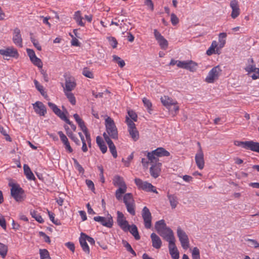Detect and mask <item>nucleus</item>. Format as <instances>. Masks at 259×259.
<instances>
[{"label": "nucleus", "mask_w": 259, "mask_h": 259, "mask_svg": "<svg viewBox=\"0 0 259 259\" xmlns=\"http://www.w3.org/2000/svg\"><path fill=\"white\" fill-rule=\"evenodd\" d=\"M170 153L162 147H159L150 152L147 153V158L151 163L159 161L158 157L168 156Z\"/></svg>", "instance_id": "obj_1"}, {"label": "nucleus", "mask_w": 259, "mask_h": 259, "mask_svg": "<svg viewBox=\"0 0 259 259\" xmlns=\"http://www.w3.org/2000/svg\"><path fill=\"white\" fill-rule=\"evenodd\" d=\"M105 125L106 131L105 133L108 137L114 140L117 139L118 131L114 120L110 117H108L105 119Z\"/></svg>", "instance_id": "obj_2"}, {"label": "nucleus", "mask_w": 259, "mask_h": 259, "mask_svg": "<svg viewBox=\"0 0 259 259\" xmlns=\"http://www.w3.org/2000/svg\"><path fill=\"white\" fill-rule=\"evenodd\" d=\"M235 145L237 146L241 147L246 150H249L251 151L259 153V142L253 141H239L235 142Z\"/></svg>", "instance_id": "obj_3"}, {"label": "nucleus", "mask_w": 259, "mask_h": 259, "mask_svg": "<svg viewBox=\"0 0 259 259\" xmlns=\"http://www.w3.org/2000/svg\"><path fill=\"white\" fill-rule=\"evenodd\" d=\"M135 183L139 189H141L146 192H151L155 193H158L156 188L151 183L146 181H143L139 178L135 179Z\"/></svg>", "instance_id": "obj_4"}, {"label": "nucleus", "mask_w": 259, "mask_h": 259, "mask_svg": "<svg viewBox=\"0 0 259 259\" xmlns=\"http://www.w3.org/2000/svg\"><path fill=\"white\" fill-rule=\"evenodd\" d=\"M161 102L163 106H164L169 110H170L171 106H174L173 109L171 111H174L177 113L179 110V106L178 105V102L176 100L172 99L167 96H164L160 98Z\"/></svg>", "instance_id": "obj_5"}, {"label": "nucleus", "mask_w": 259, "mask_h": 259, "mask_svg": "<svg viewBox=\"0 0 259 259\" xmlns=\"http://www.w3.org/2000/svg\"><path fill=\"white\" fill-rule=\"evenodd\" d=\"M65 83L62 84L63 92H71L76 86V83L74 77L70 75H65Z\"/></svg>", "instance_id": "obj_6"}, {"label": "nucleus", "mask_w": 259, "mask_h": 259, "mask_svg": "<svg viewBox=\"0 0 259 259\" xmlns=\"http://www.w3.org/2000/svg\"><path fill=\"white\" fill-rule=\"evenodd\" d=\"M177 233L182 247L184 249H188L189 247V240L186 232L180 227H178Z\"/></svg>", "instance_id": "obj_7"}, {"label": "nucleus", "mask_w": 259, "mask_h": 259, "mask_svg": "<svg viewBox=\"0 0 259 259\" xmlns=\"http://www.w3.org/2000/svg\"><path fill=\"white\" fill-rule=\"evenodd\" d=\"M141 214L145 227L146 229H150L152 226V215L149 209L147 207L144 206L142 209Z\"/></svg>", "instance_id": "obj_8"}, {"label": "nucleus", "mask_w": 259, "mask_h": 259, "mask_svg": "<svg viewBox=\"0 0 259 259\" xmlns=\"http://www.w3.org/2000/svg\"><path fill=\"white\" fill-rule=\"evenodd\" d=\"M222 71L219 66L213 67L208 72V74L205 78V81L208 83H213L214 80L217 79Z\"/></svg>", "instance_id": "obj_9"}, {"label": "nucleus", "mask_w": 259, "mask_h": 259, "mask_svg": "<svg viewBox=\"0 0 259 259\" xmlns=\"http://www.w3.org/2000/svg\"><path fill=\"white\" fill-rule=\"evenodd\" d=\"M197 64L192 60L181 61L178 64V67L180 68L194 72L196 70Z\"/></svg>", "instance_id": "obj_10"}, {"label": "nucleus", "mask_w": 259, "mask_h": 259, "mask_svg": "<svg viewBox=\"0 0 259 259\" xmlns=\"http://www.w3.org/2000/svg\"><path fill=\"white\" fill-rule=\"evenodd\" d=\"M117 223L118 225L123 231L127 232L128 230H129L128 227H130V225L124 218V214L122 212L118 211L117 212Z\"/></svg>", "instance_id": "obj_11"}, {"label": "nucleus", "mask_w": 259, "mask_h": 259, "mask_svg": "<svg viewBox=\"0 0 259 259\" xmlns=\"http://www.w3.org/2000/svg\"><path fill=\"white\" fill-rule=\"evenodd\" d=\"M153 33L155 39L157 40L160 48L164 50H166L168 45L167 40L161 34V33L157 29H154Z\"/></svg>", "instance_id": "obj_12"}, {"label": "nucleus", "mask_w": 259, "mask_h": 259, "mask_svg": "<svg viewBox=\"0 0 259 259\" xmlns=\"http://www.w3.org/2000/svg\"><path fill=\"white\" fill-rule=\"evenodd\" d=\"M94 221L101 223L103 226L109 228H112L113 224L112 217L111 215L107 218L101 216H97L94 218Z\"/></svg>", "instance_id": "obj_13"}, {"label": "nucleus", "mask_w": 259, "mask_h": 259, "mask_svg": "<svg viewBox=\"0 0 259 259\" xmlns=\"http://www.w3.org/2000/svg\"><path fill=\"white\" fill-rule=\"evenodd\" d=\"M198 145L199 146V149L195 155V159L197 166L199 169H202L204 165V156L199 142H198Z\"/></svg>", "instance_id": "obj_14"}, {"label": "nucleus", "mask_w": 259, "mask_h": 259, "mask_svg": "<svg viewBox=\"0 0 259 259\" xmlns=\"http://www.w3.org/2000/svg\"><path fill=\"white\" fill-rule=\"evenodd\" d=\"M157 233L166 241H168L174 237L172 230L168 227L163 228L162 230L161 229L158 231Z\"/></svg>", "instance_id": "obj_15"}, {"label": "nucleus", "mask_w": 259, "mask_h": 259, "mask_svg": "<svg viewBox=\"0 0 259 259\" xmlns=\"http://www.w3.org/2000/svg\"><path fill=\"white\" fill-rule=\"evenodd\" d=\"M161 163L159 162L152 163V165L150 168V173L153 178L156 179L159 177L161 172Z\"/></svg>", "instance_id": "obj_16"}, {"label": "nucleus", "mask_w": 259, "mask_h": 259, "mask_svg": "<svg viewBox=\"0 0 259 259\" xmlns=\"http://www.w3.org/2000/svg\"><path fill=\"white\" fill-rule=\"evenodd\" d=\"M0 54L5 57H17V50L13 47H9L0 50Z\"/></svg>", "instance_id": "obj_17"}, {"label": "nucleus", "mask_w": 259, "mask_h": 259, "mask_svg": "<svg viewBox=\"0 0 259 259\" xmlns=\"http://www.w3.org/2000/svg\"><path fill=\"white\" fill-rule=\"evenodd\" d=\"M33 109L39 116H45L47 113V108L41 102L37 101L33 104Z\"/></svg>", "instance_id": "obj_18"}, {"label": "nucleus", "mask_w": 259, "mask_h": 259, "mask_svg": "<svg viewBox=\"0 0 259 259\" xmlns=\"http://www.w3.org/2000/svg\"><path fill=\"white\" fill-rule=\"evenodd\" d=\"M103 136L106 142L107 143L108 145L109 150L111 153L113 157L115 158H116L117 157V153L116 147L114 144H113V142L109 137H108L105 133H104Z\"/></svg>", "instance_id": "obj_19"}, {"label": "nucleus", "mask_w": 259, "mask_h": 259, "mask_svg": "<svg viewBox=\"0 0 259 259\" xmlns=\"http://www.w3.org/2000/svg\"><path fill=\"white\" fill-rule=\"evenodd\" d=\"M13 41L17 46L22 47V39L20 33V30L18 28L14 30L13 35Z\"/></svg>", "instance_id": "obj_20"}, {"label": "nucleus", "mask_w": 259, "mask_h": 259, "mask_svg": "<svg viewBox=\"0 0 259 259\" xmlns=\"http://www.w3.org/2000/svg\"><path fill=\"white\" fill-rule=\"evenodd\" d=\"M113 184L115 186L118 187V189H127V186L122 177L116 175L113 179Z\"/></svg>", "instance_id": "obj_21"}, {"label": "nucleus", "mask_w": 259, "mask_h": 259, "mask_svg": "<svg viewBox=\"0 0 259 259\" xmlns=\"http://www.w3.org/2000/svg\"><path fill=\"white\" fill-rule=\"evenodd\" d=\"M230 7L232 9L231 17L233 19L237 18L240 14V9L238 3L236 0H233L230 2Z\"/></svg>", "instance_id": "obj_22"}, {"label": "nucleus", "mask_w": 259, "mask_h": 259, "mask_svg": "<svg viewBox=\"0 0 259 259\" xmlns=\"http://www.w3.org/2000/svg\"><path fill=\"white\" fill-rule=\"evenodd\" d=\"M9 186L11 187V196L14 197L15 196H22L23 190L18 184L14 183H9Z\"/></svg>", "instance_id": "obj_23"}, {"label": "nucleus", "mask_w": 259, "mask_h": 259, "mask_svg": "<svg viewBox=\"0 0 259 259\" xmlns=\"http://www.w3.org/2000/svg\"><path fill=\"white\" fill-rule=\"evenodd\" d=\"M150 237L151 239L152 246L156 249H159L162 245V241L160 237L155 233H152Z\"/></svg>", "instance_id": "obj_24"}, {"label": "nucleus", "mask_w": 259, "mask_h": 259, "mask_svg": "<svg viewBox=\"0 0 259 259\" xmlns=\"http://www.w3.org/2000/svg\"><path fill=\"white\" fill-rule=\"evenodd\" d=\"M83 235L84 233H81L79 238V243L83 251L89 254L90 253V248Z\"/></svg>", "instance_id": "obj_25"}, {"label": "nucleus", "mask_w": 259, "mask_h": 259, "mask_svg": "<svg viewBox=\"0 0 259 259\" xmlns=\"http://www.w3.org/2000/svg\"><path fill=\"white\" fill-rule=\"evenodd\" d=\"M73 19L75 20V22L78 25L80 26H84V23L82 21L83 18L82 17L81 13L80 11H76L74 13L73 15Z\"/></svg>", "instance_id": "obj_26"}, {"label": "nucleus", "mask_w": 259, "mask_h": 259, "mask_svg": "<svg viewBox=\"0 0 259 259\" xmlns=\"http://www.w3.org/2000/svg\"><path fill=\"white\" fill-rule=\"evenodd\" d=\"M128 228L129 230H128V231H130L134 237L135 239L137 240H139L140 239V236L139 234L137 227L135 225H132L131 226L130 225Z\"/></svg>", "instance_id": "obj_27"}, {"label": "nucleus", "mask_w": 259, "mask_h": 259, "mask_svg": "<svg viewBox=\"0 0 259 259\" xmlns=\"http://www.w3.org/2000/svg\"><path fill=\"white\" fill-rule=\"evenodd\" d=\"M96 142L102 152L104 154L105 153L107 152V148L102 138L98 136L96 138Z\"/></svg>", "instance_id": "obj_28"}, {"label": "nucleus", "mask_w": 259, "mask_h": 259, "mask_svg": "<svg viewBox=\"0 0 259 259\" xmlns=\"http://www.w3.org/2000/svg\"><path fill=\"white\" fill-rule=\"evenodd\" d=\"M128 132L131 138L134 141H137L139 139V134L136 127L128 129Z\"/></svg>", "instance_id": "obj_29"}, {"label": "nucleus", "mask_w": 259, "mask_h": 259, "mask_svg": "<svg viewBox=\"0 0 259 259\" xmlns=\"http://www.w3.org/2000/svg\"><path fill=\"white\" fill-rule=\"evenodd\" d=\"M35 87L40 94L44 97H47V94L45 91V88L37 80H33Z\"/></svg>", "instance_id": "obj_30"}, {"label": "nucleus", "mask_w": 259, "mask_h": 259, "mask_svg": "<svg viewBox=\"0 0 259 259\" xmlns=\"http://www.w3.org/2000/svg\"><path fill=\"white\" fill-rule=\"evenodd\" d=\"M167 197L172 209L175 208L178 204L177 197L174 195L169 194L167 195Z\"/></svg>", "instance_id": "obj_31"}, {"label": "nucleus", "mask_w": 259, "mask_h": 259, "mask_svg": "<svg viewBox=\"0 0 259 259\" xmlns=\"http://www.w3.org/2000/svg\"><path fill=\"white\" fill-rule=\"evenodd\" d=\"M218 46V43L217 41H212L210 47L206 51V54L208 56H210L215 53V50Z\"/></svg>", "instance_id": "obj_32"}, {"label": "nucleus", "mask_w": 259, "mask_h": 259, "mask_svg": "<svg viewBox=\"0 0 259 259\" xmlns=\"http://www.w3.org/2000/svg\"><path fill=\"white\" fill-rule=\"evenodd\" d=\"M227 37V34L225 32L220 33L219 35V44H218V46H219V48L220 49L223 48L225 46V44L226 43V38Z\"/></svg>", "instance_id": "obj_33"}, {"label": "nucleus", "mask_w": 259, "mask_h": 259, "mask_svg": "<svg viewBox=\"0 0 259 259\" xmlns=\"http://www.w3.org/2000/svg\"><path fill=\"white\" fill-rule=\"evenodd\" d=\"M123 202L125 205L135 203L133 195L131 193H126L123 196Z\"/></svg>", "instance_id": "obj_34"}, {"label": "nucleus", "mask_w": 259, "mask_h": 259, "mask_svg": "<svg viewBox=\"0 0 259 259\" xmlns=\"http://www.w3.org/2000/svg\"><path fill=\"white\" fill-rule=\"evenodd\" d=\"M66 130L67 131V136L77 145H80V141L79 139L72 133L71 131H68L69 127L65 126Z\"/></svg>", "instance_id": "obj_35"}, {"label": "nucleus", "mask_w": 259, "mask_h": 259, "mask_svg": "<svg viewBox=\"0 0 259 259\" xmlns=\"http://www.w3.org/2000/svg\"><path fill=\"white\" fill-rule=\"evenodd\" d=\"M33 65L37 66L40 70L42 69L43 63L41 60L37 57L33 51Z\"/></svg>", "instance_id": "obj_36"}, {"label": "nucleus", "mask_w": 259, "mask_h": 259, "mask_svg": "<svg viewBox=\"0 0 259 259\" xmlns=\"http://www.w3.org/2000/svg\"><path fill=\"white\" fill-rule=\"evenodd\" d=\"M64 93L70 103L73 105H75L76 99L74 95L71 92H65Z\"/></svg>", "instance_id": "obj_37"}, {"label": "nucleus", "mask_w": 259, "mask_h": 259, "mask_svg": "<svg viewBox=\"0 0 259 259\" xmlns=\"http://www.w3.org/2000/svg\"><path fill=\"white\" fill-rule=\"evenodd\" d=\"M155 229L157 232L163 228H166V225L164 220H161L156 222L155 225Z\"/></svg>", "instance_id": "obj_38"}, {"label": "nucleus", "mask_w": 259, "mask_h": 259, "mask_svg": "<svg viewBox=\"0 0 259 259\" xmlns=\"http://www.w3.org/2000/svg\"><path fill=\"white\" fill-rule=\"evenodd\" d=\"M39 251L40 259H51L50 254L48 250L46 249H40Z\"/></svg>", "instance_id": "obj_39"}, {"label": "nucleus", "mask_w": 259, "mask_h": 259, "mask_svg": "<svg viewBox=\"0 0 259 259\" xmlns=\"http://www.w3.org/2000/svg\"><path fill=\"white\" fill-rule=\"evenodd\" d=\"M24 172L26 177L29 179H32V173L30 167L26 164H24L23 166Z\"/></svg>", "instance_id": "obj_40"}, {"label": "nucleus", "mask_w": 259, "mask_h": 259, "mask_svg": "<svg viewBox=\"0 0 259 259\" xmlns=\"http://www.w3.org/2000/svg\"><path fill=\"white\" fill-rule=\"evenodd\" d=\"M8 246L0 242V255L5 258L7 254Z\"/></svg>", "instance_id": "obj_41"}, {"label": "nucleus", "mask_w": 259, "mask_h": 259, "mask_svg": "<svg viewBox=\"0 0 259 259\" xmlns=\"http://www.w3.org/2000/svg\"><path fill=\"white\" fill-rule=\"evenodd\" d=\"M122 244L125 247L127 251L131 253L134 256H136V252L133 250L131 245L125 240H122Z\"/></svg>", "instance_id": "obj_42"}, {"label": "nucleus", "mask_w": 259, "mask_h": 259, "mask_svg": "<svg viewBox=\"0 0 259 259\" xmlns=\"http://www.w3.org/2000/svg\"><path fill=\"white\" fill-rule=\"evenodd\" d=\"M127 211L132 215H135L136 214L135 211V203H131L128 204L127 205H125Z\"/></svg>", "instance_id": "obj_43"}, {"label": "nucleus", "mask_w": 259, "mask_h": 259, "mask_svg": "<svg viewBox=\"0 0 259 259\" xmlns=\"http://www.w3.org/2000/svg\"><path fill=\"white\" fill-rule=\"evenodd\" d=\"M113 60L116 62L121 68L124 67L125 65L124 61L116 55L113 56Z\"/></svg>", "instance_id": "obj_44"}, {"label": "nucleus", "mask_w": 259, "mask_h": 259, "mask_svg": "<svg viewBox=\"0 0 259 259\" xmlns=\"http://www.w3.org/2000/svg\"><path fill=\"white\" fill-rule=\"evenodd\" d=\"M82 73L84 76H85L87 77L90 78H94V74L93 72L91 71H90V70L87 67H85L83 69Z\"/></svg>", "instance_id": "obj_45"}, {"label": "nucleus", "mask_w": 259, "mask_h": 259, "mask_svg": "<svg viewBox=\"0 0 259 259\" xmlns=\"http://www.w3.org/2000/svg\"><path fill=\"white\" fill-rule=\"evenodd\" d=\"M192 259H200V251L196 247H194L192 250Z\"/></svg>", "instance_id": "obj_46"}, {"label": "nucleus", "mask_w": 259, "mask_h": 259, "mask_svg": "<svg viewBox=\"0 0 259 259\" xmlns=\"http://www.w3.org/2000/svg\"><path fill=\"white\" fill-rule=\"evenodd\" d=\"M126 191V190L125 189H118L116 190L115 192V197L116 199L118 200H120L122 198V195L124 193H125Z\"/></svg>", "instance_id": "obj_47"}, {"label": "nucleus", "mask_w": 259, "mask_h": 259, "mask_svg": "<svg viewBox=\"0 0 259 259\" xmlns=\"http://www.w3.org/2000/svg\"><path fill=\"white\" fill-rule=\"evenodd\" d=\"M169 252L172 259H179V252L178 249H170V250H169Z\"/></svg>", "instance_id": "obj_48"}, {"label": "nucleus", "mask_w": 259, "mask_h": 259, "mask_svg": "<svg viewBox=\"0 0 259 259\" xmlns=\"http://www.w3.org/2000/svg\"><path fill=\"white\" fill-rule=\"evenodd\" d=\"M48 213H49V218H50V220L55 225H61V223H60V221L59 220H58V219L57 220H55V215L53 213L50 212V211H48Z\"/></svg>", "instance_id": "obj_49"}, {"label": "nucleus", "mask_w": 259, "mask_h": 259, "mask_svg": "<svg viewBox=\"0 0 259 259\" xmlns=\"http://www.w3.org/2000/svg\"><path fill=\"white\" fill-rule=\"evenodd\" d=\"M246 241L248 242V245L250 247L257 248L259 247V243L255 240L248 239Z\"/></svg>", "instance_id": "obj_50"}, {"label": "nucleus", "mask_w": 259, "mask_h": 259, "mask_svg": "<svg viewBox=\"0 0 259 259\" xmlns=\"http://www.w3.org/2000/svg\"><path fill=\"white\" fill-rule=\"evenodd\" d=\"M127 114L128 116L131 118L130 119H132L134 121H137L138 116L135 111L132 110H128Z\"/></svg>", "instance_id": "obj_51"}, {"label": "nucleus", "mask_w": 259, "mask_h": 259, "mask_svg": "<svg viewBox=\"0 0 259 259\" xmlns=\"http://www.w3.org/2000/svg\"><path fill=\"white\" fill-rule=\"evenodd\" d=\"M134 121L130 119L129 117H126L125 122L127 125L128 129L132 127H135L136 126V124H135Z\"/></svg>", "instance_id": "obj_52"}, {"label": "nucleus", "mask_w": 259, "mask_h": 259, "mask_svg": "<svg viewBox=\"0 0 259 259\" xmlns=\"http://www.w3.org/2000/svg\"><path fill=\"white\" fill-rule=\"evenodd\" d=\"M170 21L173 25H176L179 23V19L175 14L172 13L170 15Z\"/></svg>", "instance_id": "obj_53"}, {"label": "nucleus", "mask_w": 259, "mask_h": 259, "mask_svg": "<svg viewBox=\"0 0 259 259\" xmlns=\"http://www.w3.org/2000/svg\"><path fill=\"white\" fill-rule=\"evenodd\" d=\"M167 241L169 243V245H168L169 250H170V249H177V248L176 246L175 243V237L172 239H171L168 240Z\"/></svg>", "instance_id": "obj_54"}, {"label": "nucleus", "mask_w": 259, "mask_h": 259, "mask_svg": "<svg viewBox=\"0 0 259 259\" xmlns=\"http://www.w3.org/2000/svg\"><path fill=\"white\" fill-rule=\"evenodd\" d=\"M245 69L246 71L248 72V75H249L250 74V73L257 70V69H258V68H256L255 65H249L247 66Z\"/></svg>", "instance_id": "obj_55"}, {"label": "nucleus", "mask_w": 259, "mask_h": 259, "mask_svg": "<svg viewBox=\"0 0 259 259\" xmlns=\"http://www.w3.org/2000/svg\"><path fill=\"white\" fill-rule=\"evenodd\" d=\"M73 161H74V165L75 166V167L76 168V169L80 172H83L84 171V169L83 168V167H82V166L78 163V162L77 161V160L76 159H74L73 158Z\"/></svg>", "instance_id": "obj_56"}, {"label": "nucleus", "mask_w": 259, "mask_h": 259, "mask_svg": "<svg viewBox=\"0 0 259 259\" xmlns=\"http://www.w3.org/2000/svg\"><path fill=\"white\" fill-rule=\"evenodd\" d=\"M108 40L110 42V45L113 48H116L117 45V41L114 37H108Z\"/></svg>", "instance_id": "obj_57"}, {"label": "nucleus", "mask_w": 259, "mask_h": 259, "mask_svg": "<svg viewBox=\"0 0 259 259\" xmlns=\"http://www.w3.org/2000/svg\"><path fill=\"white\" fill-rule=\"evenodd\" d=\"M143 102L145 105V106L146 107H147V108L148 109V110H151V108L152 107V103L149 100L147 99V98H144L143 99Z\"/></svg>", "instance_id": "obj_58"}, {"label": "nucleus", "mask_w": 259, "mask_h": 259, "mask_svg": "<svg viewBox=\"0 0 259 259\" xmlns=\"http://www.w3.org/2000/svg\"><path fill=\"white\" fill-rule=\"evenodd\" d=\"M58 134L59 135L60 138L63 144L68 141L67 137L62 131L58 132Z\"/></svg>", "instance_id": "obj_59"}, {"label": "nucleus", "mask_w": 259, "mask_h": 259, "mask_svg": "<svg viewBox=\"0 0 259 259\" xmlns=\"http://www.w3.org/2000/svg\"><path fill=\"white\" fill-rule=\"evenodd\" d=\"M55 114L64 121L67 118L65 113L63 112H62L60 109H59L58 111H57Z\"/></svg>", "instance_id": "obj_60"}, {"label": "nucleus", "mask_w": 259, "mask_h": 259, "mask_svg": "<svg viewBox=\"0 0 259 259\" xmlns=\"http://www.w3.org/2000/svg\"><path fill=\"white\" fill-rule=\"evenodd\" d=\"M144 4L151 11H153L154 4L151 0H146L144 2Z\"/></svg>", "instance_id": "obj_61"}, {"label": "nucleus", "mask_w": 259, "mask_h": 259, "mask_svg": "<svg viewBox=\"0 0 259 259\" xmlns=\"http://www.w3.org/2000/svg\"><path fill=\"white\" fill-rule=\"evenodd\" d=\"M39 235L40 237H43L44 241L50 243L51 242V240L50 239V237L47 235L44 232H39Z\"/></svg>", "instance_id": "obj_62"}, {"label": "nucleus", "mask_w": 259, "mask_h": 259, "mask_svg": "<svg viewBox=\"0 0 259 259\" xmlns=\"http://www.w3.org/2000/svg\"><path fill=\"white\" fill-rule=\"evenodd\" d=\"M33 218L35 219V220L39 223H42L44 222V220L42 218L41 216L37 214L34 211H33Z\"/></svg>", "instance_id": "obj_63"}, {"label": "nucleus", "mask_w": 259, "mask_h": 259, "mask_svg": "<svg viewBox=\"0 0 259 259\" xmlns=\"http://www.w3.org/2000/svg\"><path fill=\"white\" fill-rule=\"evenodd\" d=\"M48 106L49 107L53 110V111L56 113V112L59 110V108L57 107L56 105L55 104L51 103V102H48Z\"/></svg>", "instance_id": "obj_64"}]
</instances>
